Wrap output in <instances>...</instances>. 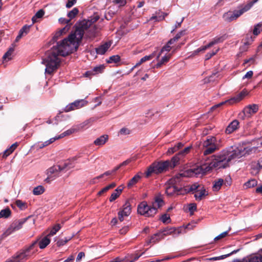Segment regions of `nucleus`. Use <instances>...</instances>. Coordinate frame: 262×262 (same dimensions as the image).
<instances>
[{"label":"nucleus","mask_w":262,"mask_h":262,"mask_svg":"<svg viewBox=\"0 0 262 262\" xmlns=\"http://www.w3.org/2000/svg\"><path fill=\"white\" fill-rule=\"evenodd\" d=\"M99 18V15L95 13L88 19H84L76 24L75 32L69 35L68 38L62 40L60 44L53 47L48 52L47 57L42 61L46 67L45 69L46 73L51 74L57 70L61 62L60 56L64 57L77 50L84 33H86L87 31H90V34L88 35L89 37H92L96 35L97 33L96 29L91 31L89 28Z\"/></svg>","instance_id":"obj_1"},{"label":"nucleus","mask_w":262,"mask_h":262,"mask_svg":"<svg viewBox=\"0 0 262 262\" xmlns=\"http://www.w3.org/2000/svg\"><path fill=\"white\" fill-rule=\"evenodd\" d=\"M227 167V162L225 160V158H224L221 152L218 156H215L213 160L209 163H205L201 166L185 170L178 174L177 177H198L200 174H205L213 168H221Z\"/></svg>","instance_id":"obj_2"},{"label":"nucleus","mask_w":262,"mask_h":262,"mask_svg":"<svg viewBox=\"0 0 262 262\" xmlns=\"http://www.w3.org/2000/svg\"><path fill=\"white\" fill-rule=\"evenodd\" d=\"M261 147L259 146H249L244 148L243 149L236 148L233 149L232 147L229 149H224L222 151L223 156L225 158L227 162V166H228V163L232 160L236 158H240L246 155H250L255 154L262 150Z\"/></svg>","instance_id":"obj_3"},{"label":"nucleus","mask_w":262,"mask_h":262,"mask_svg":"<svg viewBox=\"0 0 262 262\" xmlns=\"http://www.w3.org/2000/svg\"><path fill=\"white\" fill-rule=\"evenodd\" d=\"M164 204L162 196L160 195L154 198L150 205H148L146 201H143L138 206V212L141 215L146 217L154 216L157 213L158 209Z\"/></svg>","instance_id":"obj_4"},{"label":"nucleus","mask_w":262,"mask_h":262,"mask_svg":"<svg viewBox=\"0 0 262 262\" xmlns=\"http://www.w3.org/2000/svg\"><path fill=\"white\" fill-rule=\"evenodd\" d=\"M37 241H34L30 245L25 246L17 252L11 259L6 262H25L31 257L37 251Z\"/></svg>","instance_id":"obj_5"},{"label":"nucleus","mask_w":262,"mask_h":262,"mask_svg":"<svg viewBox=\"0 0 262 262\" xmlns=\"http://www.w3.org/2000/svg\"><path fill=\"white\" fill-rule=\"evenodd\" d=\"M250 9V6L247 4L241 5L238 7V9L234 10L233 11H229L225 13L223 15V18L226 22H231L237 19L245 12H247Z\"/></svg>","instance_id":"obj_6"},{"label":"nucleus","mask_w":262,"mask_h":262,"mask_svg":"<svg viewBox=\"0 0 262 262\" xmlns=\"http://www.w3.org/2000/svg\"><path fill=\"white\" fill-rule=\"evenodd\" d=\"M168 162L160 161L152 163L147 169L145 174L146 178H148L152 174H158L165 172L168 170Z\"/></svg>","instance_id":"obj_7"},{"label":"nucleus","mask_w":262,"mask_h":262,"mask_svg":"<svg viewBox=\"0 0 262 262\" xmlns=\"http://www.w3.org/2000/svg\"><path fill=\"white\" fill-rule=\"evenodd\" d=\"M178 174L174 178L169 180L165 184V192L167 195L171 196L175 194L179 195L182 193V189L178 188L176 184L180 181V179L182 177H177Z\"/></svg>","instance_id":"obj_8"},{"label":"nucleus","mask_w":262,"mask_h":262,"mask_svg":"<svg viewBox=\"0 0 262 262\" xmlns=\"http://www.w3.org/2000/svg\"><path fill=\"white\" fill-rule=\"evenodd\" d=\"M258 110V106L257 104L249 105L245 107L242 114L239 116L244 119L245 117L250 118L252 115L255 114Z\"/></svg>","instance_id":"obj_9"},{"label":"nucleus","mask_w":262,"mask_h":262,"mask_svg":"<svg viewBox=\"0 0 262 262\" xmlns=\"http://www.w3.org/2000/svg\"><path fill=\"white\" fill-rule=\"evenodd\" d=\"M27 219H22L19 220L14 221L6 230L5 234L8 235L15 231L20 229L23 224L26 222Z\"/></svg>","instance_id":"obj_10"},{"label":"nucleus","mask_w":262,"mask_h":262,"mask_svg":"<svg viewBox=\"0 0 262 262\" xmlns=\"http://www.w3.org/2000/svg\"><path fill=\"white\" fill-rule=\"evenodd\" d=\"M88 103V101L84 99H80L75 101L68 105L64 109L65 112H68L80 108L85 106Z\"/></svg>","instance_id":"obj_11"},{"label":"nucleus","mask_w":262,"mask_h":262,"mask_svg":"<svg viewBox=\"0 0 262 262\" xmlns=\"http://www.w3.org/2000/svg\"><path fill=\"white\" fill-rule=\"evenodd\" d=\"M248 94V92L247 91L243 90L238 95H237L234 98H232L227 101L221 102L212 107V109H214L215 107H218L226 103H229V104H232L235 102H237L240 101L241 100L243 99V98Z\"/></svg>","instance_id":"obj_12"},{"label":"nucleus","mask_w":262,"mask_h":262,"mask_svg":"<svg viewBox=\"0 0 262 262\" xmlns=\"http://www.w3.org/2000/svg\"><path fill=\"white\" fill-rule=\"evenodd\" d=\"M59 168L58 165H54L50 167L47 172L48 177L45 180L47 183H50L52 181L54 180L56 177L59 176Z\"/></svg>","instance_id":"obj_13"},{"label":"nucleus","mask_w":262,"mask_h":262,"mask_svg":"<svg viewBox=\"0 0 262 262\" xmlns=\"http://www.w3.org/2000/svg\"><path fill=\"white\" fill-rule=\"evenodd\" d=\"M131 213V207L129 202H126L123 206V208L118 213V219L120 222L124 220L125 217H127Z\"/></svg>","instance_id":"obj_14"},{"label":"nucleus","mask_w":262,"mask_h":262,"mask_svg":"<svg viewBox=\"0 0 262 262\" xmlns=\"http://www.w3.org/2000/svg\"><path fill=\"white\" fill-rule=\"evenodd\" d=\"M261 168L262 165L259 161H253L250 164V173L253 176L257 175Z\"/></svg>","instance_id":"obj_15"},{"label":"nucleus","mask_w":262,"mask_h":262,"mask_svg":"<svg viewBox=\"0 0 262 262\" xmlns=\"http://www.w3.org/2000/svg\"><path fill=\"white\" fill-rule=\"evenodd\" d=\"M181 228L167 227L162 231L165 236L171 234L178 235L181 232Z\"/></svg>","instance_id":"obj_16"},{"label":"nucleus","mask_w":262,"mask_h":262,"mask_svg":"<svg viewBox=\"0 0 262 262\" xmlns=\"http://www.w3.org/2000/svg\"><path fill=\"white\" fill-rule=\"evenodd\" d=\"M207 195V191L202 187L195 192L194 198L196 201H201Z\"/></svg>","instance_id":"obj_17"},{"label":"nucleus","mask_w":262,"mask_h":262,"mask_svg":"<svg viewBox=\"0 0 262 262\" xmlns=\"http://www.w3.org/2000/svg\"><path fill=\"white\" fill-rule=\"evenodd\" d=\"M111 44L112 43L111 42H106L100 46L99 47L96 48V52L97 54L100 55L104 54L108 48L111 47Z\"/></svg>","instance_id":"obj_18"},{"label":"nucleus","mask_w":262,"mask_h":262,"mask_svg":"<svg viewBox=\"0 0 262 262\" xmlns=\"http://www.w3.org/2000/svg\"><path fill=\"white\" fill-rule=\"evenodd\" d=\"M181 156L179 154L175 155L174 157H173L170 161L169 160H166L165 162H168V168L169 169H172L176 165L179 164V161L180 160Z\"/></svg>","instance_id":"obj_19"},{"label":"nucleus","mask_w":262,"mask_h":262,"mask_svg":"<svg viewBox=\"0 0 262 262\" xmlns=\"http://www.w3.org/2000/svg\"><path fill=\"white\" fill-rule=\"evenodd\" d=\"M221 41V38H215L212 41L210 42L208 45L201 47L195 51V53H199L201 51H204L206 49H209L212 47L213 45L220 42Z\"/></svg>","instance_id":"obj_20"},{"label":"nucleus","mask_w":262,"mask_h":262,"mask_svg":"<svg viewBox=\"0 0 262 262\" xmlns=\"http://www.w3.org/2000/svg\"><path fill=\"white\" fill-rule=\"evenodd\" d=\"M156 55V52L154 51L153 53H152L151 54L147 56H145L144 57H142L139 62H138L131 69V70H133L135 68L139 67L140 66L142 63L143 62L150 60L152 59Z\"/></svg>","instance_id":"obj_21"},{"label":"nucleus","mask_w":262,"mask_h":262,"mask_svg":"<svg viewBox=\"0 0 262 262\" xmlns=\"http://www.w3.org/2000/svg\"><path fill=\"white\" fill-rule=\"evenodd\" d=\"M239 122L237 120H234L231 122L227 126L226 129L227 134H231L238 128Z\"/></svg>","instance_id":"obj_22"},{"label":"nucleus","mask_w":262,"mask_h":262,"mask_svg":"<svg viewBox=\"0 0 262 262\" xmlns=\"http://www.w3.org/2000/svg\"><path fill=\"white\" fill-rule=\"evenodd\" d=\"M108 139V136L107 135H103L101 136L100 137L97 138L94 142V143L96 145L102 146L104 145Z\"/></svg>","instance_id":"obj_23"},{"label":"nucleus","mask_w":262,"mask_h":262,"mask_svg":"<svg viewBox=\"0 0 262 262\" xmlns=\"http://www.w3.org/2000/svg\"><path fill=\"white\" fill-rule=\"evenodd\" d=\"M141 172L138 173L128 181L127 185L128 188H130L139 182L141 178Z\"/></svg>","instance_id":"obj_24"},{"label":"nucleus","mask_w":262,"mask_h":262,"mask_svg":"<svg viewBox=\"0 0 262 262\" xmlns=\"http://www.w3.org/2000/svg\"><path fill=\"white\" fill-rule=\"evenodd\" d=\"M171 57V55L168 54L167 55H164L161 59H157V60L158 61L157 63L155 65V67L156 68H160L162 65L165 64L167 63L169 59Z\"/></svg>","instance_id":"obj_25"},{"label":"nucleus","mask_w":262,"mask_h":262,"mask_svg":"<svg viewBox=\"0 0 262 262\" xmlns=\"http://www.w3.org/2000/svg\"><path fill=\"white\" fill-rule=\"evenodd\" d=\"M218 149L216 143L211 145L205 149H203V154L204 156H207L214 152L216 150Z\"/></svg>","instance_id":"obj_26"},{"label":"nucleus","mask_w":262,"mask_h":262,"mask_svg":"<svg viewBox=\"0 0 262 262\" xmlns=\"http://www.w3.org/2000/svg\"><path fill=\"white\" fill-rule=\"evenodd\" d=\"M165 237L164 233L162 231H160L159 232L154 234L152 236H151L150 242L151 243H156L160 239L163 238Z\"/></svg>","instance_id":"obj_27"},{"label":"nucleus","mask_w":262,"mask_h":262,"mask_svg":"<svg viewBox=\"0 0 262 262\" xmlns=\"http://www.w3.org/2000/svg\"><path fill=\"white\" fill-rule=\"evenodd\" d=\"M216 143V138L214 137H210L207 138L205 141L203 142V149H205L206 148L210 146L211 145H212L214 143Z\"/></svg>","instance_id":"obj_28"},{"label":"nucleus","mask_w":262,"mask_h":262,"mask_svg":"<svg viewBox=\"0 0 262 262\" xmlns=\"http://www.w3.org/2000/svg\"><path fill=\"white\" fill-rule=\"evenodd\" d=\"M259 252L262 253V249ZM246 262H262V255L251 256L248 257Z\"/></svg>","instance_id":"obj_29"},{"label":"nucleus","mask_w":262,"mask_h":262,"mask_svg":"<svg viewBox=\"0 0 262 262\" xmlns=\"http://www.w3.org/2000/svg\"><path fill=\"white\" fill-rule=\"evenodd\" d=\"M49 237L50 236L47 235L39 242V246L40 249L45 248L50 244V239Z\"/></svg>","instance_id":"obj_30"},{"label":"nucleus","mask_w":262,"mask_h":262,"mask_svg":"<svg viewBox=\"0 0 262 262\" xmlns=\"http://www.w3.org/2000/svg\"><path fill=\"white\" fill-rule=\"evenodd\" d=\"M18 143L17 142L13 144L8 149L5 150L3 154V157L4 158L7 157L9 155H10L17 147Z\"/></svg>","instance_id":"obj_31"},{"label":"nucleus","mask_w":262,"mask_h":262,"mask_svg":"<svg viewBox=\"0 0 262 262\" xmlns=\"http://www.w3.org/2000/svg\"><path fill=\"white\" fill-rule=\"evenodd\" d=\"M224 180L223 179H219L217 181L214 182L213 185L212 186V189L214 191L219 190L223 184Z\"/></svg>","instance_id":"obj_32"},{"label":"nucleus","mask_w":262,"mask_h":262,"mask_svg":"<svg viewBox=\"0 0 262 262\" xmlns=\"http://www.w3.org/2000/svg\"><path fill=\"white\" fill-rule=\"evenodd\" d=\"M200 188H201V186L198 183H194L189 186H188V188L185 190H187L188 192H192L193 193H194L195 192Z\"/></svg>","instance_id":"obj_33"},{"label":"nucleus","mask_w":262,"mask_h":262,"mask_svg":"<svg viewBox=\"0 0 262 262\" xmlns=\"http://www.w3.org/2000/svg\"><path fill=\"white\" fill-rule=\"evenodd\" d=\"M78 12V9L77 8H74L68 13V17L69 18L68 19H70V23H72V19L75 17Z\"/></svg>","instance_id":"obj_34"},{"label":"nucleus","mask_w":262,"mask_h":262,"mask_svg":"<svg viewBox=\"0 0 262 262\" xmlns=\"http://www.w3.org/2000/svg\"><path fill=\"white\" fill-rule=\"evenodd\" d=\"M185 34V31L183 30L181 31L179 33H178L176 35L172 38L170 39L169 40V43H173L176 41H178L180 37L183 35H184Z\"/></svg>","instance_id":"obj_35"},{"label":"nucleus","mask_w":262,"mask_h":262,"mask_svg":"<svg viewBox=\"0 0 262 262\" xmlns=\"http://www.w3.org/2000/svg\"><path fill=\"white\" fill-rule=\"evenodd\" d=\"M44 14L45 11L42 9H40L39 11H38L36 13L35 15L32 18V21L33 22V24L37 21V18H41Z\"/></svg>","instance_id":"obj_36"},{"label":"nucleus","mask_w":262,"mask_h":262,"mask_svg":"<svg viewBox=\"0 0 262 262\" xmlns=\"http://www.w3.org/2000/svg\"><path fill=\"white\" fill-rule=\"evenodd\" d=\"M11 212L9 208L2 210L0 211V218H8L11 215Z\"/></svg>","instance_id":"obj_37"},{"label":"nucleus","mask_w":262,"mask_h":262,"mask_svg":"<svg viewBox=\"0 0 262 262\" xmlns=\"http://www.w3.org/2000/svg\"><path fill=\"white\" fill-rule=\"evenodd\" d=\"M45 191V188L43 186L39 185L35 187L33 190V193L34 195H40L43 193Z\"/></svg>","instance_id":"obj_38"},{"label":"nucleus","mask_w":262,"mask_h":262,"mask_svg":"<svg viewBox=\"0 0 262 262\" xmlns=\"http://www.w3.org/2000/svg\"><path fill=\"white\" fill-rule=\"evenodd\" d=\"M31 26L32 25H25L19 30V33L23 36L26 35L29 32Z\"/></svg>","instance_id":"obj_39"},{"label":"nucleus","mask_w":262,"mask_h":262,"mask_svg":"<svg viewBox=\"0 0 262 262\" xmlns=\"http://www.w3.org/2000/svg\"><path fill=\"white\" fill-rule=\"evenodd\" d=\"M172 43H169V41L167 42V44L164 46L161 50L160 52L159 53V54H158L157 55V59H159V58H160V56H161V55L162 54V53L165 51H167V52H168L171 49V47H170V45H172Z\"/></svg>","instance_id":"obj_40"},{"label":"nucleus","mask_w":262,"mask_h":262,"mask_svg":"<svg viewBox=\"0 0 262 262\" xmlns=\"http://www.w3.org/2000/svg\"><path fill=\"white\" fill-rule=\"evenodd\" d=\"M14 52V48H10L8 50V51L3 56V59L6 60L8 59V60H9L11 59V55L12 53Z\"/></svg>","instance_id":"obj_41"},{"label":"nucleus","mask_w":262,"mask_h":262,"mask_svg":"<svg viewBox=\"0 0 262 262\" xmlns=\"http://www.w3.org/2000/svg\"><path fill=\"white\" fill-rule=\"evenodd\" d=\"M262 31V23H259L254 26L253 33L254 35H257Z\"/></svg>","instance_id":"obj_42"},{"label":"nucleus","mask_w":262,"mask_h":262,"mask_svg":"<svg viewBox=\"0 0 262 262\" xmlns=\"http://www.w3.org/2000/svg\"><path fill=\"white\" fill-rule=\"evenodd\" d=\"M61 228V226L60 224H57L54 226L52 229L51 230L50 233L48 234V236H51L55 235L57 232H58Z\"/></svg>","instance_id":"obj_43"},{"label":"nucleus","mask_w":262,"mask_h":262,"mask_svg":"<svg viewBox=\"0 0 262 262\" xmlns=\"http://www.w3.org/2000/svg\"><path fill=\"white\" fill-rule=\"evenodd\" d=\"M120 60V57L118 55H113L109 58V59L107 60V63H117Z\"/></svg>","instance_id":"obj_44"},{"label":"nucleus","mask_w":262,"mask_h":262,"mask_svg":"<svg viewBox=\"0 0 262 262\" xmlns=\"http://www.w3.org/2000/svg\"><path fill=\"white\" fill-rule=\"evenodd\" d=\"M257 182L255 179H251L245 184V186L246 188L253 187L257 185Z\"/></svg>","instance_id":"obj_45"},{"label":"nucleus","mask_w":262,"mask_h":262,"mask_svg":"<svg viewBox=\"0 0 262 262\" xmlns=\"http://www.w3.org/2000/svg\"><path fill=\"white\" fill-rule=\"evenodd\" d=\"M69 162L61 163L60 164L58 165V168H59V171L61 172L67 169L70 168V167H69Z\"/></svg>","instance_id":"obj_46"},{"label":"nucleus","mask_w":262,"mask_h":262,"mask_svg":"<svg viewBox=\"0 0 262 262\" xmlns=\"http://www.w3.org/2000/svg\"><path fill=\"white\" fill-rule=\"evenodd\" d=\"M16 206L21 210H24L27 208V204L21 200H16L15 202Z\"/></svg>","instance_id":"obj_47"},{"label":"nucleus","mask_w":262,"mask_h":262,"mask_svg":"<svg viewBox=\"0 0 262 262\" xmlns=\"http://www.w3.org/2000/svg\"><path fill=\"white\" fill-rule=\"evenodd\" d=\"M104 69V66L103 65H100L99 66L94 67L93 69V71L95 75L98 73H102Z\"/></svg>","instance_id":"obj_48"},{"label":"nucleus","mask_w":262,"mask_h":262,"mask_svg":"<svg viewBox=\"0 0 262 262\" xmlns=\"http://www.w3.org/2000/svg\"><path fill=\"white\" fill-rule=\"evenodd\" d=\"M70 239V237H66L64 239H60L58 240L56 244L58 247H60L66 244Z\"/></svg>","instance_id":"obj_49"},{"label":"nucleus","mask_w":262,"mask_h":262,"mask_svg":"<svg viewBox=\"0 0 262 262\" xmlns=\"http://www.w3.org/2000/svg\"><path fill=\"white\" fill-rule=\"evenodd\" d=\"M161 220L163 223H169L170 221V218L169 215L164 214L161 217Z\"/></svg>","instance_id":"obj_50"},{"label":"nucleus","mask_w":262,"mask_h":262,"mask_svg":"<svg viewBox=\"0 0 262 262\" xmlns=\"http://www.w3.org/2000/svg\"><path fill=\"white\" fill-rule=\"evenodd\" d=\"M113 2L119 7H122L126 4V0H113Z\"/></svg>","instance_id":"obj_51"},{"label":"nucleus","mask_w":262,"mask_h":262,"mask_svg":"<svg viewBox=\"0 0 262 262\" xmlns=\"http://www.w3.org/2000/svg\"><path fill=\"white\" fill-rule=\"evenodd\" d=\"M130 133V130L126 127L122 128L120 131L119 134L121 135H127Z\"/></svg>","instance_id":"obj_52"},{"label":"nucleus","mask_w":262,"mask_h":262,"mask_svg":"<svg viewBox=\"0 0 262 262\" xmlns=\"http://www.w3.org/2000/svg\"><path fill=\"white\" fill-rule=\"evenodd\" d=\"M191 148V146H188L186 148H185L183 150L180 151L178 154L181 156L183 157L184 155L187 154L189 151L190 149Z\"/></svg>","instance_id":"obj_53"},{"label":"nucleus","mask_w":262,"mask_h":262,"mask_svg":"<svg viewBox=\"0 0 262 262\" xmlns=\"http://www.w3.org/2000/svg\"><path fill=\"white\" fill-rule=\"evenodd\" d=\"M219 51V49L216 50L215 51H211V52L208 53L205 55V60H209L210 58H211L213 56L215 55L217 51Z\"/></svg>","instance_id":"obj_54"},{"label":"nucleus","mask_w":262,"mask_h":262,"mask_svg":"<svg viewBox=\"0 0 262 262\" xmlns=\"http://www.w3.org/2000/svg\"><path fill=\"white\" fill-rule=\"evenodd\" d=\"M228 231L224 232L221 233L220 235H219L216 237H215L214 238V241H218L219 239H221L225 237V236H226L228 235Z\"/></svg>","instance_id":"obj_55"},{"label":"nucleus","mask_w":262,"mask_h":262,"mask_svg":"<svg viewBox=\"0 0 262 262\" xmlns=\"http://www.w3.org/2000/svg\"><path fill=\"white\" fill-rule=\"evenodd\" d=\"M59 21L61 24H67V25H70L71 26L73 25V23H70V19L64 18H60L59 19Z\"/></svg>","instance_id":"obj_56"},{"label":"nucleus","mask_w":262,"mask_h":262,"mask_svg":"<svg viewBox=\"0 0 262 262\" xmlns=\"http://www.w3.org/2000/svg\"><path fill=\"white\" fill-rule=\"evenodd\" d=\"M163 15L162 16H159V17L157 16H152L150 19H156L157 21H161L165 18V17L167 15V13H163Z\"/></svg>","instance_id":"obj_57"},{"label":"nucleus","mask_w":262,"mask_h":262,"mask_svg":"<svg viewBox=\"0 0 262 262\" xmlns=\"http://www.w3.org/2000/svg\"><path fill=\"white\" fill-rule=\"evenodd\" d=\"M71 26L70 25H67L64 28L59 30L60 32L61 33L62 35L65 34L70 30Z\"/></svg>","instance_id":"obj_58"},{"label":"nucleus","mask_w":262,"mask_h":262,"mask_svg":"<svg viewBox=\"0 0 262 262\" xmlns=\"http://www.w3.org/2000/svg\"><path fill=\"white\" fill-rule=\"evenodd\" d=\"M196 210V205L195 203L190 204L189 206V210L192 214Z\"/></svg>","instance_id":"obj_59"},{"label":"nucleus","mask_w":262,"mask_h":262,"mask_svg":"<svg viewBox=\"0 0 262 262\" xmlns=\"http://www.w3.org/2000/svg\"><path fill=\"white\" fill-rule=\"evenodd\" d=\"M113 174H114V173L113 172L112 170H108V171L105 172L103 174H100L99 176H97V178H102L104 176H110Z\"/></svg>","instance_id":"obj_60"},{"label":"nucleus","mask_w":262,"mask_h":262,"mask_svg":"<svg viewBox=\"0 0 262 262\" xmlns=\"http://www.w3.org/2000/svg\"><path fill=\"white\" fill-rule=\"evenodd\" d=\"M119 196V195L117 192L114 191L113 193H112V194L111 195V197L110 198V201L113 202L115 201Z\"/></svg>","instance_id":"obj_61"},{"label":"nucleus","mask_w":262,"mask_h":262,"mask_svg":"<svg viewBox=\"0 0 262 262\" xmlns=\"http://www.w3.org/2000/svg\"><path fill=\"white\" fill-rule=\"evenodd\" d=\"M72 133V131L71 130H68L62 134H60L59 136L57 137V138H62L67 135H69Z\"/></svg>","instance_id":"obj_62"},{"label":"nucleus","mask_w":262,"mask_h":262,"mask_svg":"<svg viewBox=\"0 0 262 262\" xmlns=\"http://www.w3.org/2000/svg\"><path fill=\"white\" fill-rule=\"evenodd\" d=\"M76 3V0H68L66 4V7L70 8L72 7Z\"/></svg>","instance_id":"obj_63"},{"label":"nucleus","mask_w":262,"mask_h":262,"mask_svg":"<svg viewBox=\"0 0 262 262\" xmlns=\"http://www.w3.org/2000/svg\"><path fill=\"white\" fill-rule=\"evenodd\" d=\"M255 56H253L248 59H245L244 60V64H246L248 63H249L250 64L254 63V62L255 61Z\"/></svg>","instance_id":"obj_64"}]
</instances>
